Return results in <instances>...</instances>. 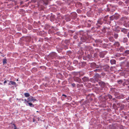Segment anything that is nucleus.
<instances>
[{"instance_id":"f257e3e1","label":"nucleus","mask_w":129,"mask_h":129,"mask_svg":"<svg viewBox=\"0 0 129 129\" xmlns=\"http://www.w3.org/2000/svg\"><path fill=\"white\" fill-rule=\"evenodd\" d=\"M103 23H104L103 21V18H99L97 20V23H96V25L97 26L96 27H93L91 28V29L92 30H95L94 29L96 28L98 29L101 27V26L99 25V24L100 25H102Z\"/></svg>"},{"instance_id":"f03ea898","label":"nucleus","mask_w":129,"mask_h":129,"mask_svg":"<svg viewBox=\"0 0 129 129\" xmlns=\"http://www.w3.org/2000/svg\"><path fill=\"white\" fill-rule=\"evenodd\" d=\"M100 68H101L102 70H104V71H107L109 68V66L108 65L103 66L101 63H99Z\"/></svg>"},{"instance_id":"7ed1b4c3","label":"nucleus","mask_w":129,"mask_h":129,"mask_svg":"<svg viewBox=\"0 0 129 129\" xmlns=\"http://www.w3.org/2000/svg\"><path fill=\"white\" fill-rule=\"evenodd\" d=\"M90 66L92 68H100L99 64H96L94 62L91 63L90 65Z\"/></svg>"},{"instance_id":"20e7f679","label":"nucleus","mask_w":129,"mask_h":129,"mask_svg":"<svg viewBox=\"0 0 129 129\" xmlns=\"http://www.w3.org/2000/svg\"><path fill=\"white\" fill-rule=\"evenodd\" d=\"M27 103L29 102H34L35 101H37V100L35 99H34V97L32 96H30L27 99Z\"/></svg>"},{"instance_id":"39448f33","label":"nucleus","mask_w":129,"mask_h":129,"mask_svg":"<svg viewBox=\"0 0 129 129\" xmlns=\"http://www.w3.org/2000/svg\"><path fill=\"white\" fill-rule=\"evenodd\" d=\"M57 56V54L56 53L52 52L49 55V57L51 59H53L55 58Z\"/></svg>"},{"instance_id":"423d86ee","label":"nucleus","mask_w":129,"mask_h":129,"mask_svg":"<svg viewBox=\"0 0 129 129\" xmlns=\"http://www.w3.org/2000/svg\"><path fill=\"white\" fill-rule=\"evenodd\" d=\"M107 98V96H100L99 99L102 101H105Z\"/></svg>"},{"instance_id":"0eeeda50","label":"nucleus","mask_w":129,"mask_h":129,"mask_svg":"<svg viewBox=\"0 0 129 129\" xmlns=\"http://www.w3.org/2000/svg\"><path fill=\"white\" fill-rule=\"evenodd\" d=\"M115 88H113L111 89V91L112 93L114 94L115 96V97L117 96H118L119 93L118 92L115 91Z\"/></svg>"},{"instance_id":"6e6552de","label":"nucleus","mask_w":129,"mask_h":129,"mask_svg":"<svg viewBox=\"0 0 129 129\" xmlns=\"http://www.w3.org/2000/svg\"><path fill=\"white\" fill-rule=\"evenodd\" d=\"M74 80L75 81L78 82L79 83H81L82 82L81 79L78 77H75L74 79Z\"/></svg>"},{"instance_id":"1a4fd4ad","label":"nucleus","mask_w":129,"mask_h":129,"mask_svg":"<svg viewBox=\"0 0 129 129\" xmlns=\"http://www.w3.org/2000/svg\"><path fill=\"white\" fill-rule=\"evenodd\" d=\"M72 18L73 19H75L77 17V14L75 12H72L71 14Z\"/></svg>"},{"instance_id":"9d476101","label":"nucleus","mask_w":129,"mask_h":129,"mask_svg":"<svg viewBox=\"0 0 129 129\" xmlns=\"http://www.w3.org/2000/svg\"><path fill=\"white\" fill-rule=\"evenodd\" d=\"M125 96L123 94H121L119 95L118 96H116L115 98L118 99H123L125 98Z\"/></svg>"},{"instance_id":"9b49d317","label":"nucleus","mask_w":129,"mask_h":129,"mask_svg":"<svg viewBox=\"0 0 129 129\" xmlns=\"http://www.w3.org/2000/svg\"><path fill=\"white\" fill-rule=\"evenodd\" d=\"M106 54V52L105 51H103L101 52L100 53V56L101 57L103 58L104 56Z\"/></svg>"},{"instance_id":"f8f14e48","label":"nucleus","mask_w":129,"mask_h":129,"mask_svg":"<svg viewBox=\"0 0 129 129\" xmlns=\"http://www.w3.org/2000/svg\"><path fill=\"white\" fill-rule=\"evenodd\" d=\"M125 80H126V79H124V81H123V80H119L117 81V82L119 84H120L123 83V85L124 86L125 85V84L126 85L125 83Z\"/></svg>"},{"instance_id":"ddd939ff","label":"nucleus","mask_w":129,"mask_h":129,"mask_svg":"<svg viewBox=\"0 0 129 129\" xmlns=\"http://www.w3.org/2000/svg\"><path fill=\"white\" fill-rule=\"evenodd\" d=\"M108 15H107L105 16L104 18H103V21L104 22V23H106V22L109 21V19H108Z\"/></svg>"},{"instance_id":"4468645a","label":"nucleus","mask_w":129,"mask_h":129,"mask_svg":"<svg viewBox=\"0 0 129 129\" xmlns=\"http://www.w3.org/2000/svg\"><path fill=\"white\" fill-rule=\"evenodd\" d=\"M113 16L114 18V19L117 20L119 18L120 15L118 14H115L114 15H113Z\"/></svg>"},{"instance_id":"2eb2a0df","label":"nucleus","mask_w":129,"mask_h":129,"mask_svg":"<svg viewBox=\"0 0 129 129\" xmlns=\"http://www.w3.org/2000/svg\"><path fill=\"white\" fill-rule=\"evenodd\" d=\"M81 39L82 40L83 42H85L86 40H87V38L85 37V36H83L81 37Z\"/></svg>"},{"instance_id":"dca6fc26","label":"nucleus","mask_w":129,"mask_h":129,"mask_svg":"<svg viewBox=\"0 0 129 129\" xmlns=\"http://www.w3.org/2000/svg\"><path fill=\"white\" fill-rule=\"evenodd\" d=\"M82 79L84 82H87L89 80L88 78L85 77H84L82 78Z\"/></svg>"},{"instance_id":"f3484780","label":"nucleus","mask_w":129,"mask_h":129,"mask_svg":"<svg viewBox=\"0 0 129 129\" xmlns=\"http://www.w3.org/2000/svg\"><path fill=\"white\" fill-rule=\"evenodd\" d=\"M110 62L112 64H116V60L113 59H112L110 60Z\"/></svg>"},{"instance_id":"a211bd4d","label":"nucleus","mask_w":129,"mask_h":129,"mask_svg":"<svg viewBox=\"0 0 129 129\" xmlns=\"http://www.w3.org/2000/svg\"><path fill=\"white\" fill-rule=\"evenodd\" d=\"M26 105L27 106H28V105H29L31 107H34V105H33L31 103L28 102V103H27L26 104Z\"/></svg>"},{"instance_id":"6ab92c4d","label":"nucleus","mask_w":129,"mask_h":129,"mask_svg":"<svg viewBox=\"0 0 129 129\" xmlns=\"http://www.w3.org/2000/svg\"><path fill=\"white\" fill-rule=\"evenodd\" d=\"M110 8L111 9V11L112 12L114 11L115 9V6H110Z\"/></svg>"},{"instance_id":"aec40b11","label":"nucleus","mask_w":129,"mask_h":129,"mask_svg":"<svg viewBox=\"0 0 129 129\" xmlns=\"http://www.w3.org/2000/svg\"><path fill=\"white\" fill-rule=\"evenodd\" d=\"M86 49L87 51H90L92 50V48L90 46L86 47Z\"/></svg>"},{"instance_id":"412c9836","label":"nucleus","mask_w":129,"mask_h":129,"mask_svg":"<svg viewBox=\"0 0 129 129\" xmlns=\"http://www.w3.org/2000/svg\"><path fill=\"white\" fill-rule=\"evenodd\" d=\"M121 30L122 32H123L124 33H126L127 32V30L125 28H121Z\"/></svg>"},{"instance_id":"4be33fe9","label":"nucleus","mask_w":129,"mask_h":129,"mask_svg":"<svg viewBox=\"0 0 129 129\" xmlns=\"http://www.w3.org/2000/svg\"><path fill=\"white\" fill-rule=\"evenodd\" d=\"M98 69H96L94 70V72H101L102 70L101 68H99Z\"/></svg>"},{"instance_id":"5701e85b","label":"nucleus","mask_w":129,"mask_h":129,"mask_svg":"<svg viewBox=\"0 0 129 129\" xmlns=\"http://www.w3.org/2000/svg\"><path fill=\"white\" fill-rule=\"evenodd\" d=\"M11 84L12 85H15L16 84V83L14 81H10V83L9 84V85H10Z\"/></svg>"},{"instance_id":"b1692460","label":"nucleus","mask_w":129,"mask_h":129,"mask_svg":"<svg viewBox=\"0 0 129 129\" xmlns=\"http://www.w3.org/2000/svg\"><path fill=\"white\" fill-rule=\"evenodd\" d=\"M87 21V24H88L87 27H90L91 26V24H90L89 23H88V22H90V23H91L92 22V21H90V20H88Z\"/></svg>"},{"instance_id":"393cba45","label":"nucleus","mask_w":129,"mask_h":129,"mask_svg":"<svg viewBox=\"0 0 129 129\" xmlns=\"http://www.w3.org/2000/svg\"><path fill=\"white\" fill-rule=\"evenodd\" d=\"M25 96L26 97H28L30 96L29 93L28 92L25 93H24Z\"/></svg>"},{"instance_id":"a878e982","label":"nucleus","mask_w":129,"mask_h":129,"mask_svg":"<svg viewBox=\"0 0 129 129\" xmlns=\"http://www.w3.org/2000/svg\"><path fill=\"white\" fill-rule=\"evenodd\" d=\"M126 18L125 17H122L121 18V20L125 22V23H126Z\"/></svg>"},{"instance_id":"bb28decb","label":"nucleus","mask_w":129,"mask_h":129,"mask_svg":"<svg viewBox=\"0 0 129 129\" xmlns=\"http://www.w3.org/2000/svg\"><path fill=\"white\" fill-rule=\"evenodd\" d=\"M7 59L6 58H4L3 59V63L4 64H5L7 63Z\"/></svg>"},{"instance_id":"cd10ccee","label":"nucleus","mask_w":129,"mask_h":129,"mask_svg":"<svg viewBox=\"0 0 129 129\" xmlns=\"http://www.w3.org/2000/svg\"><path fill=\"white\" fill-rule=\"evenodd\" d=\"M127 41V39L126 38H123V43H126Z\"/></svg>"},{"instance_id":"c85d7f7f","label":"nucleus","mask_w":129,"mask_h":129,"mask_svg":"<svg viewBox=\"0 0 129 129\" xmlns=\"http://www.w3.org/2000/svg\"><path fill=\"white\" fill-rule=\"evenodd\" d=\"M114 45L117 46H118L119 45V43L118 42H115Z\"/></svg>"},{"instance_id":"c756f323","label":"nucleus","mask_w":129,"mask_h":129,"mask_svg":"<svg viewBox=\"0 0 129 129\" xmlns=\"http://www.w3.org/2000/svg\"><path fill=\"white\" fill-rule=\"evenodd\" d=\"M109 39L110 41L113 42L114 40V39L113 37H111L109 38Z\"/></svg>"},{"instance_id":"7c9ffc66","label":"nucleus","mask_w":129,"mask_h":129,"mask_svg":"<svg viewBox=\"0 0 129 129\" xmlns=\"http://www.w3.org/2000/svg\"><path fill=\"white\" fill-rule=\"evenodd\" d=\"M125 83L126 84H129V79L125 80Z\"/></svg>"},{"instance_id":"2f4dec72","label":"nucleus","mask_w":129,"mask_h":129,"mask_svg":"<svg viewBox=\"0 0 129 129\" xmlns=\"http://www.w3.org/2000/svg\"><path fill=\"white\" fill-rule=\"evenodd\" d=\"M110 20L112 21L114 19V18L113 17V15L111 16L110 17Z\"/></svg>"},{"instance_id":"473e14b6","label":"nucleus","mask_w":129,"mask_h":129,"mask_svg":"<svg viewBox=\"0 0 129 129\" xmlns=\"http://www.w3.org/2000/svg\"><path fill=\"white\" fill-rule=\"evenodd\" d=\"M118 36V35L117 34H115L114 35V38L116 39L117 38Z\"/></svg>"},{"instance_id":"72a5a7b5","label":"nucleus","mask_w":129,"mask_h":129,"mask_svg":"<svg viewBox=\"0 0 129 129\" xmlns=\"http://www.w3.org/2000/svg\"><path fill=\"white\" fill-rule=\"evenodd\" d=\"M106 11L108 12L109 11H111V9L110 8V7L109 8H107Z\"/></svg>"},{"instance_id":"f704fd0d","label":"nucleus","mask_w":129,"mask_h":129,"mask_svg":"<svg viewBox=\"0 0 129 129\" xmlns=\"http://www.w3.org/2000/svg\"><path fill=\"white\" fill-rule=\"evenodd\" d=\"M100 83H101V86H104V85L105 84V83L103 82H100Z\"/></svg>"},{"instance_id":"c9c22d12","label":"nucleus","mask_w":129,"mask_h":129,"mask_svg":"<svg viewBox=\"0 0 129 129\" xmlns=\"http://www.w3.org/2000/svg\"><path fill=\"white\" fill-rule=\"evenodd\" d=\"M66 21H70L71 20L70 18L69 17L66 18Z\"/></svg>"},{"instance_id":"e433bc0d","label":"nucleus","mask_w":129,"mask_h":129,"mask_svg":"<svg viewBox=\"0 0 129 129\" xmlns=\"http://www.w3.org/2000/svg\"><path fill=\"white\" fill-rule=\"evenodd\" d=\"M109 98L110 99H111L112 98V96L110 94H108V95Z\"/></svg>"},{"instance_id":"4c0bfd02","label":"nucleus","mask_w":129,"mask_h":129,"mask_svg":"<svg viewBox=\"0 0 129 129\" xmlns=\"http://www.w3.org/2000/svg\"><path fill=\"white\" fill-rule=\"evenodd\" d=\"M124 48L122 47H121L119 49L120 50V51H122L123 50Z\"/></svg>"},{"instance_id":"58836bf2","label":"nucleus","mask_w":129,"mask_h":129,"mask_svg":"<svg viewBox=\"0 0 129 129\" xmlns=\"http://www.w3.org/2000/svg\"><path fill=\"white\" fill-rule=\"evenodd\" d=\"M125 53H126L127 54H129V50H126L125 51Z\"/></svg>"},{"instance_id":"ea45409f","label":"nucleus","mask_w":129,"mask_h":129,"mask_svg":"<svg viewBox=\"0 0 129 129\" xmlns=\"http://www.w3.org/2000/svg\"><path fill=\"white\" fill-rule=\"evenodd\" d=\"M71 85L73 87H75L76 85H75V84L74 83H73L72 84H71Z\"/></svg>"},{"instance_id":"a19ab883","label":"nucleus","mask_w":129,"mask_h":129,"mask_svg":"<svg viewBox=\"0 0 129 129\" xmlns=\"http://www.w3.org/2000/svg\"><path fill=\"white\" fill-rule=\"evenodd\" d=\"M125 3L127 4H129V0H126L125 1Z\"/></svg>"},{"instance_id":"79ce46f5","label":"nucleus","mask_w":129,"mask_h":129,"mask_svg":"<svg viewBox=\"0 0 129 129\" xmlns=\"http://www.w3.org/2000/svg\"><path fill=\"white\" fill-rule=\"evenodd\" d=\"M112 100L113 102H115V103L116 102V100L115 98L113 99Z\"/></svg>"},{"instance_id":"37998d69","label":"nucleus","mask_w":129,"mask_h":129,"mask_svg":"<svg viewBox=\"0 0 129 129\" xmlns=\"http://www.w3.org/2000/svg\"><path fill=\"white\" fill-rule=\"evenodd\" d=\"M90 81L92 82H94L93 79L92 78H91L90 79Z\"/></svg>"},{"instance_id":"c03bdc74","label":"nucleus","mask_w":129,"mask_h":129,"mask_svg":"<svg viewBox=\"0 0 129 129\" xmlns=\"http://www.w3.org/2000/svg\"><path fill=\"white\" fill-rule=\"evenodd\" d=\"M126 100L128 102H129V97L126 99Z\"/></svg>"},{"instance_id":"a18cd8bd","label":"nucleus","mask_w":129,"mask_h":129,"mask_svg":"<svg viewBox=\"0 0 129 129\" xmlns=\"http://www.w3.org/2000/svg\"><path fill=\"white\" fill-rule=\"evenodd\" d=\"M62 96H64L65 98H66L67 97V96L66 95L64 94H62Z\"/></svg>"},{"instance_id":"49530a36","label":"nucleus","mask_w":129,"mask_h":129,"mask_svg":"<svg viewBox=\"0 0 129 129\" xmlns=\"http://www.w3.org/2000/svg\"><path fill=\"white\" fill-rule=\"evenodd\" d=\"M14 129H17V127L14 124Z\"/></svg>"},{"instance_id":"de8ad7c7","label":"nucleus","mask_w":129,"mask_h":129,"mask_svg":"<svg viewBox=\"0 0 129 129\" xmlns=\"http://www.w3.org/2000/svg\"><path fill=\"white\" fill-rule=\"evenodd\" d=\"M116 0H110V2H114V1H115Z\"/></svg>"},{"instance_id":"09e8293b","label":"nucleus","mask_w":129,"mask_h":129,"mask_svg":"<svg viewBox=\"0 0 129 129\" xmlns=\"http://www.w3.org/2000/svg\"><path fill=\"white\" fill-rule=\"evenodd\" d=\"M7 82V81L6 80H5V81L4 82V84H5Z\"/></svg>"},{"instance_id":"8fccbe9b","label":"nucleus","mask_w":129,"mask_h":129,"mask_svg":"<svg viewBox=\"0 0 129 129\" xmlns=\"http://www.w3.org/2000/svg\"><path fill=\"white\" fill-rule=\"evenodd\" d=\"M127 36L129 38V32H128L127 34Z\"/></svg>"},{"instance_id":"3c124183","label":"nucleus","mask_w":129,"mask_h":129,"mask_svg":"<svg viewBox=\"0 0 129 129\" xmlns=\"http://www.w3.org/2000/svg\"><path fill=\"white\" fill-rule=\"evenodd\" d=\"M76 36H74V38L75 39H76Z\"/></svg>"},{"instance_id":"603ef678","label":"nucleus","mask_w":129,"mask_h":129,"mask_svg":"<svg viewBox=\"0 0 129 129\" xmlns=\"http://www.w3.org/2000/svg\"><path fill=\"white\" fill-rule=\"evenodd\" d=\"M24 101L26 102L27 103V101L26 99H24Z\"/></svg>"},{"instance_id":"864d4df0","label":"nucleus","mask_w":129,"mask_h":129,"mask_svg":"<svg viewBox=\"0 0 129 129\" xmlns=\"http://www.w3.org/2000/svg\"><path fill=\"white\" fill-rule=\"evenodd\" d=\"M122 2H121L120 3H119V4H122Z\"/></svg>"},{"instance_id":"5fc2aeb1","label":"nucleus","mask_w":129,"mask_h":129,"mask_svg":"<svg viewBox=\"0 0 129 129\" xmlns=\"http://www.w3.org/2000/svg\"><path fill=\"white\" fill-rule=\"evenodd\" d=\"M81 72H79V75H81Z\"/></svg>"},{"instance_id":"6e6d98bb","label":"nucleus","mask_w":129,"mask_h":129,"mask_svg":"<svg viewBox=\"0 0 129 129\" xmlns=\"http://www.w3.org/2000/svg\"><path fill=\"white\" fill-rule=\"evenodd\" d=\"M75 62L76 63H77V62H78L77 61H75Z\"/></svg>"},{"instance_id":"4d7b16f0","label":"nucleus","mask_w":129,"mask_h":129,"mask_svg":"<svg viewBox=\"0 0 129 129\" xmlns=\"http://www.w3.org/2000/svg\"><path fill=\"white\" fill-rule=\"evenodd\" d=\"M103 99V98H101V100H102Z\"/></svg>"},{"instance_id":"13d9d810","label":"nucleus","mask_w":129,"mask_h":129,"mask_svg":"<svg viewBox=\"0 0 129 129\" xmlns=\"http://www.w3.org/2000/svg\"><path fill=\"white\" fill-rule=\"evenodd\" d=\"M128 88H129V86H128Z\"/></svg>"},{"instance_id":"bf43d9fd","label":"nucleus","mask_w":129,"mask_h":129,"mask_svg":"<svg viewBox=\"0 0 129 129\" xmlns=\"http://www.w3.org/2000/svg\"><path fill=\"white\" fill-rule=\"evenodd\" d=\"M17 81H18V79H17Z\"/></svg>"},{"instance_id":"052dcab7","label":"nucleus","mask_w":129,"mask_h":129,"mask_svg":"<svg viewBox=\"0 0 129 129\" xmlns=\"http://www.w3.org/2000/svg\"><path fill=\"white\" fill-rule=\"evenodd\" d=\"M37 112H38V111H37Z\"/></svg>"}]
</instances>
